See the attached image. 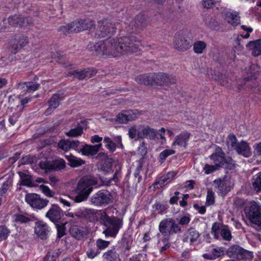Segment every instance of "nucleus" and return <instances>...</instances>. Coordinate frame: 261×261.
Segmentation results:
<instances>
[{
  "label": "nucleus",
  "mask_w": 261,
  "mask_h": 261,
  "mask_svg": "<svg viewBox=\"0 0 261 261\" xmlns=\"http://www.w3.org/2000/svg\"><path fill=\"white\" fill-rule=\"evenodd\" d=\"M199 236V232L194 228L191 227L185 233L183 241L184 242H190V244H193L197 242Z\"/></svg>",
  "instance_id": "5701e85b"
},
{
  "label": "nucleus",
  "mask_w": 261,
  "mask_h": 261,
  "mask_svg": "<svg viewBox=\"0 0 261 261\" xmlns=\"http://www.w3.org/2000/svg\"><path fill=\"white\" fill-rule=\"evenodd\" d=\"M128 122L136 120L140 115L137 110L126 111Z\"/></svg>",
  "instance_id": "de8ad7c7"
},
{
  "label": "nucleus",
  "mask_w": 261,
  "mask_h": 261,
  "mask_svg": "<svg viewBox=\"0 0 261 261\" xmlns=\"http://www.w3.org/2000/svg\"><path fill=\"white\" fill-rule=\"evenodd\" d=\"M58 146L63 150H69L70 149L69 140H61L58 143Z\"/></svg>",
  "instance_id": "13d9d810"
},
{
  "label": "nucleus",
  "mask_w": 261,
  "mask_h": 261,
  "mask_svg": "<svg viewBox=\"0 0 261 261\" xmlns=\"http://www.w3.org/2000/svg\"><path fill=\"white\" fill-rule=\"evenodd\" d=\"M240 258L241 259H244L246 260H250L253 258V254L252 252L243 249Z\"/></svg>",
  "instance_id": "69168bd1"
},
{
  "label": "nucleus",
  "mask_w": 261,
  "mask_h": 261,
  "mask_svg": "<svg viewBox=\"0 0 261 261\" xmlns=\"http://www.w3.org/2000/svg\"><path fill=\"white\" fill-rule=\"evenodd\" d=\"M62 216V211L56 204H53L45 215L47 218L54 222L59 220Z\"/></svg>",
  "instance_id": "aec40b11"
},
{
  "label": "nucleus",
  "mask_w": 261,
  "mask_h": 261,
  "mask_svg": "<svg viewBox=\"0 0 261 261\" xmlns=\"http://www.w3.org/2000/svg\"><path fill=\"white\" fill-rule=\"evenodd\" d=\"M39 166L41 169L51 170V162L47 160L40 161L39 163Z\"/></svg>",
  "instance_id": "4d7b16f0"
},
{
  "label": "nucleus",
  "mask_w": 261,
  "mask_h": 261,
  "mask_svg": "<svg viewBox=\"0 0 261 261\" xmlns=\"http://www.w3.org/2000/svg\"><path fill=\"white\" fill-rule=\"evenodd\" d=\"M116 22L111 19H103L98 21V25L95 35L97 38L110 37L115 34L117 25Z\"/></svg>",
  "instance_id": "0eeeda50"
},
{
  "label": "nucleus",
  "mask_w": 261,
  "mask_h": 261,
  "mask_svg": "<svg viewBox=\"0 0 261 261\" xmlns=\"http://www.w3.org/2000/svg\"><path fill=\"white\" fill-rule=\"evenodd\" d=\"M40 84L35 82L19 83L16 85L18 90L21 93H29L34 92L39 89Z\"/></svg>",
  "instance_id": "6ab92c4d"
},
{
  "label": "nucleus",
  "mask_w": 261,
  "mask_h": 261,
  "mask_svg": "<svg viewBox=\"0 0 261 261\" xmlns=\"http://www.w3.org/2000/svg\"><path fill=\"white\" fill-rule=\"evenodd\" d=\"M62 100L61 96L58 94H55L48 100L49 107L46 110L45 114L49 115L53 111L56 109L59 105L60 101Z\"/></svg>",
  "instance_id": "a878e982"
},
{
  "label": "nucleus",
  "mask_w": 261,
  "mask_h": 261,
  "mask_svg": "<svg viewBox=\"0 0 261 261\" xmlns=\"http://www.w3.org/2000/svg\"><path fill=\"white\" fill-rule=\"evenodd\" d=\"M220 234L225 241H229L232 239L231 231L227 225H223L221 229Z\"/></svg>",
  "instance_id": "58836bf2"
},
{
  "label": "nucleus",
  "mask_w": 261,
  "mask_h": 261,
  "mask_svg": "<svg viewBox=\"0 0 261 261\" xmlns=\"http://www.w3.org/2000/svg\"><path fill=\"white\" fill-rule=\"evenodd\" d=\"M97 184L96 179L91 176L82 178L77 182L74 190L76 196L74 198L75 202L80 203L86 200L93 190V186Z\"/></svg>",
  "instance_id": "20e7f679"
},
{
  "label": "nucleus",
  "mask_w": 261,
  "mask_h": 261,
  "mask_svg": "<svg viewBox=\"0 0 261 261\" xmlns=\"http://www.w3.org/2000/svg\"><path fill=\"white\" fill-rule=\"evenodd\" d=\"M142 134L141 139L147 138L150 140H154L156 136L157 132L155 129L148 126L143 125Z\"/></svg>",
  "instance_id": "2f4dec72"
},
{
  "label": "nucleus",
  "mask_w": 261,
  "mask_h": 261,
  "mask_svg": "<svg viewBox=\"0 0 261 261\" xmlns=\"http://www.w3.org/2000/svg\"><path fill=\"white\" fill-rule=\"evenodd\" d=\"M215 202L214 193L211 190H208L207 192L206 203L212 204Z\"/></svg>",
  "instance_id": "0e129e2a"
},
{
  "label": "nucleus",
  "mask_w": 261,
  "mask_h": 261,
  "mask_svg": "<svg viewBox=\"0 0 261 261\" xmlns=\"http://www.w3.org/2000/svg\"><path fill=\"white\" fill-rule=\"evenodd\" d=\"M128 135L130 139H135L136 140H137L136 125H134L129 128Z\"/></svg>",
  "instance_id": "774afa93"
},
{
  "label": "nucleus",
  "mask_w": 261,
  "mask_h": 261,
  "mask_svg": "<svg viewBox=\"0 0 261 261\" xmlns=\"http://www.w3.org/2000/svg\"><path fill=\"white\" fill-rule=\"evenodd\" d=\"M219 168L217 165L205 164L203 167V171L206 174H209L213 173L214 172L219 170Z\"/></svg>",
  "instance_id": "8fccbe9b"
},
{
  "label": "nucleus",
  "mask_w": 261,
  "mask_h": 261,
  "mask_svg": "<svg viewBox=\"0 0 261 261\" xmlns=\"http://www.w3.org/2000/svg\"><path fill=\"white\" fill-rule=\"evenodd\" d=\"M223 250L222 248H214L212 250L211 253L214 259L220 257L223 254Z\"/></svg>",
  "instance_id": "680f3d73"
},
{
  "label": "nucleus",
  "mask_w": 261,
  "mask_h": 261,
  "mask_svg": "<svg viewBox=\"0 0 261 261\" xmlns=\"http://www.w3.org/2000/svg\"><path fill=\"white\" fill-rule=\"evenodd\" d=\"M175 151L173 149H165L160 153L159 158L162 161H165L166 158L170 155L174 154Z\"/></svg>",
  "instance_id": "5fc2aeb1"
},
{
  "label": "nucleus",
  "mask_w": 261,
  "mask_h": 261,
  "mask_svg": "<svg viewBox=\"0 0 261 261\" xmlns=\"http://www.w3.org/2000/svg\"><path fill=\"white\" fill-rule=\"evenodd\" d=\"M93 208L83 207L78 209L75 212V215L80 219H84L89 221H94L97 219V215L99 216V212Z\"/></svg>",
  "instance_id": "ddd939ff"
},
{
  "label": "nucleus",
  "mask_w": 261,
  "mask_h": 261,
  "mask_svg": "<svg viewBox=\"0 0 261 261\" xmlns=\"http://www.w3.org/2000/svg\"><path fill=\"white\" fill-rule=\"evenodd\" d=\"M191 45L190 43L183 36L176 35L174 37V48L179 51L188 49Z\"/></svg>",
  "instance_id": "412c9836"
},
{
  "label": "nucleus",
  "mask_w": 261,
  "mask_h": 261,
  "mask_svg": "<svg viewBox=\"0 0 261 261\" xmlns=\"http://www.w3.org/2000/svg\"><path fill=\"white\" fill-rule=\"evenodd\" d=\"M206 46V44L203 41H197L193 44V50L195 53L201 54Z\"/></svg>",
  "instance_id": "ea45409f"
},
{
  "label": "nucleus",
  "mask_w": 261,
  "mask_h": 261,
  "mask_svg": "<svg viewBox=\"0 0 261 261\" xmlns=\"http://www.w3.org/2000/svg\"><path fill=\"white\" fill-rule=\"evenodd\" d=\"M223 16L224 20L233 26L240 23V17L237 12L225 10L223 12Z\"/></svg>",
  "instance_id": "4be33fe9"
},
{
  "label": "nucleus",
  "mask_w": 261,
  "mask_h": 261,
  "mask_svg": "<svg viewBox=\"0 0 261 261\" xmlns=\"http://www.w3.org/2000/svg\"><path fill=\"white\" fill-rule=\"evenodd\" d=\"M99 253L98 249L89 248L86 252V255L89 258L93 259Z\"/></svg>",
  "instance_id": "052dcab7"
},
{
  "label": "nucleus",
  "mask_w": 261,
  "mask_h": 261,
  "mask_svg": "<svg viewBox=\"0 0 261 261\" xmlns=\"http://www.w3.org/2000/svg\"><path fill=\"white\" fill-rule=\"evenodd\" d=\"M25 200L32 207L37 210L44 208L49 202L48 200L41 198L40 195L35 193L27 194Z\"/></svg>",
  "instance_id": "9d476101"
},
{
  "label": "nucleus",
  "mask_w": 261,
  "mask_h": 261,
  "mask_svg": "<svg viewBox=\"0 0 261 261\" xmlns=\"http://www.w3.org/2000/svg\"><path fill=\"white\" fill-rule=\"evenodd\" d=\"M252 186L257 192H261V172L258 173L253 177Z\"/></svg>",
  "instance_id": "79ce46f5"
},
{
  "label": "nucleus",
  "mask_w": 261,
  "mask_h": 261,
  "mask_svg": "<svg viewBox=\"0 0 261 261\" xmlns=\"http://www.w3.org/2000/svg\"><path fill=\"white\" fill-rule=\"evenodd\" d=\"M72 29L71 24L69 23L67 25L61 26L59 28L58 31L64 34H69L72 33Z\"/></svg>",
  "instance_id": "e2e57ef3"
},
{
  "label": "nucleus",
  "mask_w": 261,
  "mask_h": 261,
  "mask_svg": "<svg viewBox=\"0 0 261 261\" xmlns=\"http://www.w3.org/2000/svg\"><path fill=\"white\" fill-rule=\"evenodd\" d=\"M65 157L69 162V165L72 167H77L84 165L85 161L71 154L66 155Z\"/></svg>",
  "instance_id": "f704fd0d"
},
{
  "label": "nucleus",
  "mask_w": 261,
  "mask_h": 261,
  "mask_svg": "<svg viewBox=\"0 0 261 261\" xmlns=\"http://www.w3.org/2000/svg\"><path fill=\"white\" fill-rule=\"evenodd\" d=\"M9 233V231L7 227L4 226H0V241L6 239Z\"/></svg>",
  "instance_id": "bf43d9fd"
},
{
  "label": "nucleus",
  "mask_w": 261,
  "mask_h": 261,
  "mask_svg": "<svg viewBox=\"0 0 261 261\" xmlns=\"http://www.w3.org/2000/svg\"><path fill=\"white\" fill-rule=\"evenodd\" d=\"M175 175V172H169L166 175L161 177L158 181L155 182L152 186L153 187V189L161 188L170 182Z\"/></svg>",
  "instance_id": "bb28decb"
},
{
  "label": "nucleus",
  "mask_w": 261,
  "mask_h": 261,
  "mask_svg": "<svg viewBox=\"0 0 261 261\" xmlns=\"http://www.w3.org/2000/svg\"><path fill=\"white\" fill-rule=\"evenodd\" d=\"M48 226L45 223L42 221H39L36 223L35 232L42 239L45 238L48 231Z\"/></svg>",
  "instance_id": "c85d7f7f"
},
{
  "label": "nucleus",
  "mask_w": 261,
  "mask_h": 261,
  "mask_svg": "<svg viewBox=\"0 0 261 261\" xmlns=\"http://www.w3.org/2000/svg\"><path fill=\"white\" fill-rule=\"evenodd\" d=\"M248 49L252 50V53L254 56L261 55V39L250 41L247 44Z\"/></svg>",
  "instance_id": "7c9ffc66"
},
{
  "label": "nucleus",
  "mask_w": 261,
  "mask_h": 261,
  "mask_svg": "<svg viewBox=\"0 0 261 261\" xmlns=\"http://www.w3.org/2000/svg\"><path fill=\"white\" fill-rule=\"evenodd\" d=\"M118 38L109 37L106 40L99 41L97 43H90L88 45L89 49L95 52L96 56H103L104 55L115 57L120 54L119 50Z\"/></svg>",
  "instance_id": "f257e3e1"
},
{
  "label": "nucleus",
  "mask_w": 261,
  "mask_h": 261,
  "mask_svg": "<svg viewBox=\"0 0 261 261\" xmlns=\"http://www.w3.org/2000/svg\"><path fill=\"white\" fill-rule=\"evenodd\" d=\"M160 232L164 236H170L173 234L180 233L182 232L181 228L175 220L172 218L163 220L159 224Z\"/></svg>",
  "instance_id": "6e6552de"
},
{
  "label": "nucleus",
  "mask_w": 261,
  "mask_h": 261,
  "mask_svg": "<svg viewBox=\"0 0 261 261\" xmlns=\"http://www.w3.org/2000/svg\"><path fill=\"white\" fill-rule=\"evenodd\" d=\"M70 233L74 238L80 240L85 234L84 228L82 227L73 225L70 228Z\"/></svg>",
  "instance_id": "72a5a7b5"
},
{
  "label": "nucleus",
  "mask_w": 261,
  "mask_h": 261,
  "mask_svg": "<svg viewBox=\"0 0 261 261\" xmlns=\"http://www.w3.org/2000/svg\"><path fill=\"white\" fill-rule=\"evenodd\" d=\"M210 159L219 168H225L229 170L233 169L237 164L229 156L226 155L220 147L216 148L215 152L210 156Z\"/></svg>",
  "instance_id": "423d86ee"
},
{
  "label": "nucleus",
  "mask_w": 261,
  "mask_h": 261,
  "mask_svg": "<svg viewBox=\"0 0 261 261\" xmlns=\"http://www.w3.org/2000/svg\"><path fill=\"white\" fill-rule=\"evenodd\" d=\"M112 198V195L109 191L101 190L92 196L90 201L95 206H105L111 202Z\"/></svg>",
  "instance_id": "1a4fd4ad"
},
{
  "label": "nucleus",
  "mask_w": 261,
  "mask_h": 261,
  "mask_svg": "<svg viewBox=\"0 0 261 261\" xmlns=\"http://www.w3.org/2000/svg\"><path fill=\"white\" fill-rule=\"evenodd\" d=\"M101 145L100 143L95 145L85 144L81 148V152L85 155H94L98 152Z\"/></svg>",
  "instance_id": "cd10ccee"
},
{
  "label": "nucleus",
  "mask_w": 261,
  "mask_h": 261,
  "mask_svg": "<svg viewBox=\"0 0 261 261\" xmlns=\"http://www.w3.org/2000/svg\"><path fill=\"white\" fill-rule=\"evenodd\" d=\"M250 221L258 226H261V206L256 203H252L248 213Z\"/></svg>",
  "instance_id": "4468645a"
},
{
  "label": "nucleus",
  "mask_w": 261,
  "mask_h": 261,
  "mask_svg": "<svg viewBox=\"0 0 261 261\" xmlns=\"http://www.w3.org/2000/svg\"><path fill=\"white\" fill-rule=\"evenodd\" d=\"M235 149L239 154L247 158L251 155L250 148L248 144L246 142L242 141L240 143H238Z\"/></svg>",
  "instance_id": "c756f323"
},
{
  "label": "nucleus",
  "mask_w": 261,
  "mask_h": 261,
  "mask_svg": "<svg viewBox=\"0 0 261 261\" xmlns=\"http://www.w3.org/2000/svg\"><path fill=\"white\" fill-rule=\"evenodd\" d=\"M103 142L106 143V147L111 152H114L116 150V147L120 148H123V147L120 136L115 137L113 140L108 137H105L103 139Z\"/></svg>",
  "instance_id": "a211bd4d"
},
{
  "label": "nucleus",
  "mask_w": 261,
  "mask_h": 261,
  "mask_svg": "<svg viewBox=\"0 0 261 261\" xmlns=\"http://www.w3.org/2000/svg\"><path fill=\"white\" fill-rule=\"evenodd\" d=\"M191 221V218L189 215L184 216L180 218L178 221V225H188Z\"/></svg>",
  "instance_id": "338daca9"
},
{
  "label": "nucleus",
  "mask_w": 261,
  "mask_h": 261,
  "mask_svg": "<svg viewBox=\"0 0 261 261\" xmlns=\"http://www.w3.org/2000/svg\"><path fill=\"white\" fill-rule=\"evenodd\" d=\"M147 24V19L145 15L139 14L129 21L127 31L130 32H136L145 28Z\"/></svg>",
  "instance_id": "f8f14e48"
},
{
  "label": "nucleus",
  "mask_w": 261,
  "mask_h": 261,
  "mask_svg": "<svg viewBox=\"0 0 261 261\" xmlns=\"http://www.w3.org/2000/svg\"><path fill=\"white\" fill-rule=\"evenodd\" d=\"M99 219L102 225L106 227L102 232L106 237L115 238L123 224L122 219L109 216L103 211L99 212Z\"/></svg>",
  "instance_id": "7ed1b4c3"
},
{
  "label": "nucleus",
  "mask_w": 261,
  "mask_h": 261,
  "mask_svg": "<svg viewBox=\"0 0 261 261\" xmlns=\"http://www.w3.org/2000/svg\"><path fill=\"white\" fill-rule=\"evenodd\" d=\"M39 189L41 192L48 197H53L54 196L55 193L53 192L48 187L44 185H41L39 186Z\"/></svg>",
  "instance_id": "09e8293b"
},
{
  "label": "nucleus",
  "mask_w": 261,
  "mask_h": 261,
  "mask_svg": "<svg viewBox=\"0 0 261 261\" xmlns=\"http://www.w3.org/2000/svg\"><path fill=\"white\" fill-rule=\"evenodd\" d=\"M21 176V184L27 186H31V176L29 175H27L24 173L20 174Z\"/></svg>",
  "instance_id": "603ef678"
},
{
  "label": "nucleus",
  "mask_w": 261,
  "mask_h": 261,
  "mask_svg": "<svg viewBox=\"0 0 261 261\" xmlns=\"http://www.w3.org/2000/svg\"><path fill=\"white\" fill-rule=\"evenodd\" d=\"M190 136L191 134L188 132L180 133L175 137V140L172 144V146L178 145L186 148Z\"/></svg>",
  "instance_id": "b1692460"
},
{
  "label": "nucleus",
  "mask_w": 261,
  "mask_h": 261,
  "mask_svg": "<svg viewBox=\"0 0 261 261\" xmlns=\"http://www.w3.org/2000/svg\"><path fill=\"white\" fill-rule=\"evenodd\" d=\"M243 249L242 248L239 246H232L228 249L227 253L229 256L232 257H237V258L241 259L239 255H241Z\"/></svg>",
  "instance_id": "c9c22d12"
},
{
  "label": "nucleus",
  "mask_w": 261,
  "mask_h": 261,
  "mask_svg": "<svg viewBox=\"0 0 261 261\" xmlns=\"http://www.w3.org/2000/svg\"><path fill=\"white\" fill-rule=\"evenodd\" d=\"M96 244L98 249L100 250H103L109 246L110 242L109 241L99 239L96 241Z\"/></svg>",
  "instance_id": "6e6d98bb"
},
{
  "label": "nucleus",
  "mask_w": 261,
  "mask_h": 261,
  "mask_svg": "<svg viewBox=\"0 0 261 261\" xmlns=\"http://www.w3.org/2000/svg\"><path fill=\"white\" fill-rule=\"evenodd\" d=\"M237 138L233 135H229L226 140V143L229 147L233 148L235 149L236 146L238 145L237 143Z\"/></svg>",
  "instance_id": "3c124183"
},
{
  "label": "nucleus",
  "mask_w": 261,
  "mask_h": 261,
  "mask_svg": "<svg viewBox=\"0 0 261 261\" xmlns=\"http://www.w3.org/2000/svg\"><path fill=\"white\" fill-rule=\"evenodd\" d=\"M83 133V128L81 125H78L76 127L71 129L65 133L66 136L71 137H76L81 136Z\"/></svg>",
  "instance_id": "37998d69"
},
{
  "label": "nucleus",
  "mask_w": 261,
  "mask_h": 261,
  "mask_svg": "<svg viewBox=\"0 0 261 261\" xmlns=\"http://www.w3.org/2000/svg\"><path fill=\"white\" fill-rule=\"evenodd\" d=\"M29 43L28 37L23 35H16L11 41L12 51L16 54L18 50L25 46Z\"/></svg>",
  "instance_id": "dca6fc26"
},
{
  "label": "nucleus",
  "mask_w": 261,
  "mask_h": 261,
  "mask_svg": "<svg viewBox=\"0 0 261 261\" xmlns=\"http://www.w3.org/2000/svg\"><path fill=\"white\" fill-rule=\"evenodd\" d=\"M102 258L106 261H120L119 254L114 249L109 250L104 253Z\"/></svg>",
  "instance_id": "473e14b6"
},
{
  "label": "nucleus",
  "mask_w": 261,
  "mask_h": 261,
  "mask_svg": "<svg viewBox=\"0 0 261 261\" xmlns=\"http://www.w3.org/2000/svg\"><path fill=\"white\" fill-rule=\"evenodd\" d=\"M96 72L92 69H85L81 70H74L71 72V74L74 77L79 79L83 80L85 78H90L95 75Z\"/></svg>",
  "instance_id": "393cba45"
},
{
  "label": "nucleus",
  "mask_w": 261,
  "mask_h": 261,
  "mask_svg": "<svg viewBox=\"0 0 261 261\" xmlns=\"http://www.w3.org/2000/svg\"><path fill=\"white\" fill-rule=\"evenodd\" d=\"M203 21L205 24L211 29L214 30L218 27L217 22L210 15H205Z\"/></svg>",
  "instance_id": "4c0bfd02"
},
{
  "label": "nucleus",
  "mask_w": 261,
  "mask_h": 261,
  "mask_svg": "<svg viewBox=\"0 0 261 261\" xmlns=\"http://www.w3.org/2000/svg\"><path fill=\"white\" fill-rule=\"evenodd\" d=\"M120 54L129 55L137 52L141 45L140 41L135 36L118 38Z\"/></svg>",
  "instance_id": "39448f33"
},
{
  "label": "nucleus",
  "mask_w": 261,
  "mask_h": 261,
  "mask_svg": "<svg viewBox=\"0 0 261 261\" xmlns=\"http://www.w3.org/2000/svg\"><path fill=\"white\" fill-rule=\"evenodd\" d=\"M66 166L65 161L62 159H58L51 162V170H59Z\"/></svg>",
  "instance_id": "a19ab883"
},
{
  "label": "nucleus",
  "mask_w": 261,
  "mask_h": 261,
  "mask_svg": "<svg viewBox=\"0 0 261 261\" xmlns=\"http://www.w3.org/2000/svg\"><path fill=\"white\" fill-rule=\"evenodd\" d=\"M13 221L15 222H19V223H27L30 221V219L26 217L25 216L21 215L16 214L13 217Z\"/></svg>",
  "instance_id": "864d4df0"
},
{
  "label": "nucleus",
  "mask_w": 261,
  "mask_h": 261,
  "mask_svg": "<svg viewBox=\"0 0 261 261\" xmlns=\"http://www.w3.org/2000/svg\"><path fill=\"white\" fill-rule=\"evenodd\" d=\"M116 121L119 123H127L128 121L126 111H122L120 113H118L116 116Z\"/></svg>",
  "instance_id": "49530a36"
},
{
  "label": "nucleus",
  "mask_w": 261,
  "mask_h": 261,
  "mask_svg": "<svg viewBox=\"0 0 261 261\" xmlns=\"http://www.w3.org/2000/svg\"><path fill=\"white\" fill-rule=\"evenodd\" d=\"M223 225L219 222H215L213 224L211 233L216 239L219 238V232L220 233L221 229Z\"/></svg>",
  "instance_id": "c03bdc74"
},
{
  "label": "nucleus",
  "mask_w": 261,
  "mask_h": 261,
  "mask_svg": "<svg viewBox=\"0 0 261 261\" xmlns=\"http://www.w3.org/2000/svg\"><path fill=\"white\" fill-rule=\"evenodd\" d=\"M8 22L13 27H27L33 23L31 18H24L20 15L15 14L10 16L8 19Z\"/></svg>",
  "instance_id": "2eb2a0df"
},
{
  "label": "nucleus",
  "mask_w": 261,
  "mask_h": 261,
  "mask_svg": "<svg viewBox=\"0 0 261 261\" xmlns=\"http://www.w3.org/2000/svg\"><path fill=\"white\" fill-rule=\"evenodd\" d=\"M158 246L161 248V252L167 249L170 247L169 238L165 237L160 240L158 242Z\"/></svg>",
  "instance_id": "a18cd8bd"
},
{
  "label": "nucleus",
  "mask_w": 261,
  "mask_h": 261,
  "mask_svg": "<svg viewBox=\"0 0 261 261\" xmlns=\"http://www.w3.org/2000/svg\"><path fill=\"white\" fill-rule=\"evenodd\" d=\"M215 187L218 190V193L222 195H226L232 188L234 181L229 177L219 178L214 181Z\"/></svg>",
  "instance_id": "9b49d317"
},
{
  "label": "nucleus",
  "mask_w": 261,
  "mask_h": 261,
  "mask_svg": "<svg viewBox=\"0 0 261 261\" xmlns=\"http://www.w3.org/2000/svg\"><path fill=\"white\" fill-rule=\"evenodd\" d=\"M61 253L60 250L50 251L44 257V261H57Z\"/></svg>",
  "instance_id": "e433bc0d"
},
{
  "label": "nucleus",
  "mask_w": 261,
  "mask_h": 261,
  "mask_svg": "<svg viewBox=\"0 0 261 261\" xmlns=\"http://www.w3.org/2000/svg\"><path fill=\"white\" fill-rule=\"evenodd\" d=\"M70 24L72 28V33H78L91 29L94 25V22L89 19H81L73 21Z\"/></svg>",
  "instance_id": "f3484780"
},
{
  "label": "nucleus",
  "mask_w": 261,
  "mask_h": 261,
  "mask_svg": "<svg viewBox=\"0 0 261 261\" xmlns=\"http://www.w3.org/2000/svg\"><path fill=\"white\" fill-rule=\"evenodd\" d=\"M135 81L140 84L146 85L169 86L176 82L175 78L163 72L141 74L135 77Z\"/></svg>",
  "instance_id": "f03ea898"
}]
</instances>
